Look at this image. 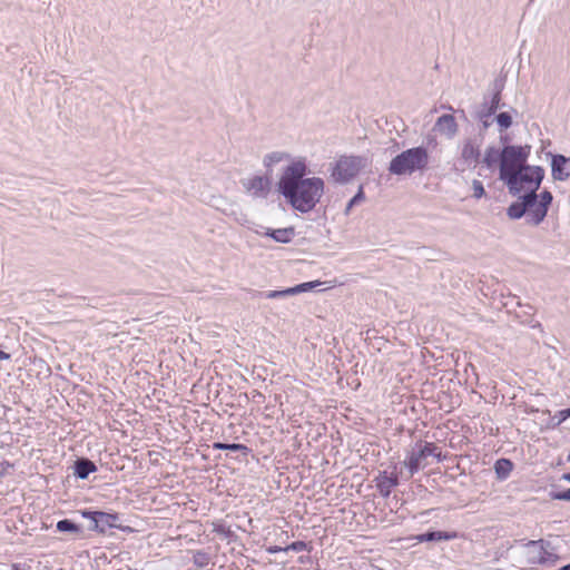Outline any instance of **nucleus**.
<instances>
[{"instance_id":"1","label":"nucleus","mask_w":570,"mask_h":570,"mask_svg":"<svg viewBox=\"0 0 570 570\" xmlns=\"http://www.w3.org/2000/svg\"><path fill=\"white\" fill-rule=\"evenodd\" d=\"M309 169L304 157L287 165L276 184L277 191L295 210L312 212L324 194V180L320 177H306Z\"/></svg>"},{"instance_id":"2","label":"nucleus","mask_w":570,"mask_h":570,"mask_svg":"<svg viewBox=\"0 0 570 570\" xmlns=\"http://www.w3.org/2000/svg\"><path fill=\"white\" fill-rule=\"evenodd\" d=\"M544 178V169L541 166L525 165L501 180L507 185L512 196L521 195V193L537 194Z\"/></svg>"},{"instance_id":"3","label":"nucleus","mask_w":570,"mask_h":570,"mask_svg":"<svg viewBox=\"0 0 570 570\" xmlns=\"http://www.w3.org/2000/svg\"><path fill=\"white\" fill-rule=\"evenodd\" d=\"M429 165V154L425 147L419 146L406 149L396 155L389 165L391 175H412L415 171H423Z\"/></svg>"},{"instance_id":"4","label":"nucleus","mask_w":570,"mask_h":570,"mask_svg":"<svg viewBox=\"0 0 570 570\" xmlns=\"http://www.w3.org/2000/svg\"><path fill=\"white\" fill-rule=\"evenodd\" d=\"M429 456H434L439 462L444 459L441 450L434 443L416 442L404 461V465L409 469L410 476H413L421 468L425 466V460Z\"/></svg>"},{"instance_id":"5","label":"nucleus","mask_w":570,"mask_h":570,"mask_svg":"<svg viewBox=\"0 0 570 570\" xmlns=\"http://www.w3.org/2000/svg\"><path fill=\"white\" fill-rule=\"evenodd\" d=\"M530 154V146H504L501 150V163L499 164V178L502 179L523 166Z\"/></svg>"},{"instance_id":"6","label":"nucleus","mask_w":570,"mask_h":570,"mask_svg":"<svg viewBox=\"0 0 570 570\" xmlns=\"http://www.w3.org/2000/svg\"><path fill=\"white\" fill-rule=\"evenodd\" d=\"M81 515L92 521L94 525L90 529L98 533L105 534L109 529H119L127 533L134 532L131 527L121 524V515L117 512L82 510Z\"/></svg>"},{"instance_id":"7","label":"nucleus","mask_w":570,"mask_h":570,"mask_svg":"<svg viewBox=\"0 0 570 570\" xmlns=\"http://www.w3.org/2000/svg\"><path fill=\"white\" fill-rule=\"evenodd\" d=\"M551 543L543 539L531 540L525 543L527 561L532 567L542 564L546 567L554 566L559 560L558 554L549 551Z\"/></svg>"},{"instance_id":"8","label":"nucleus","mask_w":570,"mask_h":570,"mask_svg":"<svg viewBox=\"0 0 570 570\" xmlns=\"http://www.w3.org/2000/svg\"><path fill=\"white\" fill-rule=\"evenodd\" d=\"M366 166V158L362 156H342L333 170V177L338 183L353 179Z\"/></svg>"},{"instance_id":"9","label":"nucleus","mask_w":570,"mask_h":570,"mask_svg":"<svg viewBox=\"0 0 570 570\" xmlns=\"http://www.w3.org/2000/svg\"><path fill=\"white\" fill-rule=\"evenodd\" d=\"M242 186L253 198L265 199L272 190V178L268 173L265 176H253L242 179Z\"/></svg>"},{"instance_id":"10","label":"nucleus","mask_w":570,"mask_h":570,"mask_svg":"<svg viewBox=\"0 0 570 570\" xmlns=\"http://www.w3.org/2000/svg\"><path fill=\"white\" fill-rule=\"evenodd\" d=\"M519 199L513 202L507 208V215L511 219H520L524 215L528 216L531 209L538 203V194L534 193H524L523 195H518Z\"/></svg>"},{"instance_id":"11","label":"nucleus","mask_w":570,"mask_h":570,"mask_svg":"<svg viewBox=\"0 0 570 570\" xmlns=\"http://www.w3.org/2000/svg\"><path fill=\"white\" fill-rule=\"evenodd\" d=\"M553 200V196L551 191L544 189L538 195V203L533 207V209L530 210V213L527 216V223L532 226L540 225L544 218L547 217L549 207L551 206Z\"/></svg>"},{"instance_id":"12","label":"nucleus","mask_w":570,"mask_h":570,"mask_svg":"<svg viewBox=\"0 0 570 570\" xmlns=\"http://www.w3.org/2000/svg\"><path fill=\"white\" fill-rule=\"evenodd\" d=\"M551 156V177L557 181H566L570 177V157L562 154H549Z\"/></svg>"},{"instance_id":"13","label":"nucleus","mask_w":570,"mask_h":570,"mask_svg":"<svg viewBox=\"0 0 570 570\" xmlns=\"http://www.w3.org/2000/svg\"><path fill=\"white\" fill-rule=\"evenodd\" d=\"M376 488L383 498H389L392 489L399 484V476L395 473L382 471L375 479Z\"/></svg>"},{"instance_id":"14","label":"nucleus","mask_w":570,"mask_h":570,"mask_svg":"<svg viewBox=\"0 0 570 570\" xmlns=\"http://www.w3.org/2000/svg\"><path fill=\"white\" fill-rule=\"evenodd\" d=\"M434 130L445 135L448 138H453L458 132V124L454 116L445 114L439 117L434 125Z\"/></svg>"},{"instance_id":"15","label":"nucleus","mask_w":570,"mask_h":570,"mask_svg":"<svg viewBox=\"0 0 570 570\" xmlns=\"http://www.w3.org/2000/svg\"><path fill=\"white\" fill-rule=\"evenodd\" d=\"M480 156V145L475 144L472 139H466L461 150V159L464 164L475 167L479 164Z\"/></svg>"},{"instance_id":"16","label":"nucleus","mask_w":570,"mask_h":570,"mask_svg":"<svg viewBox=\"0 0 570 570\" xmlns=\"http://www.w3.org/2000/svg\"><path fill=\"white\" fill-rule=\"evenodd\" d=\"M97 471V465L87 458H78L73 463V474L80 480H86L90 473Z\"/></svg>"},{"instance_id":"17","label":"nucleus","mask_w":570,"mask_h":570,"mask_svg":"<svg viewBox=\"0 0 570 570\" xmlns=\"http://www.w3.org/2000/svg\"><path fill=\"white\" fill-rule=\"evenodd\" d=\"M454 538H456L455 532H446V531H440V530L426 531L416 537L419 542H435V541H442V540L448 541V540H452Z\"/></svg>"},{"instance_id":"18","label":"nucleus","mask_w":570,"mask_h":570,"mask_svg":"<svg viewBox=\"0 0 570 570\" xmlns=\"http://www.w3.org/2000/svg\"><path fill=\"white\" fill-rule=\"evenodd\" d=\"M264 235L273 238L277 243L287 244L295 236V229H294V227L278 228V229L268 228Z\"/></svg>"},{"instance_id":"19","label":"nucleus","mask_w":570,"mask_h":570,"mask_svg":"<svg viewBox=\"0 0 570 570\" xmlns=\"http://www.w3.org/2000/svg\"><path fill=\"white\" fill-rule=\"evenodd\" d=\"M56 527L59 532H68L77 537L82 534L81 525L70 519L59 520Z\"/></svg>"},{"instance_id":"20","label":"nucleus","mask_w":570,"mask_h":570,"mask_svg":"<svg viewBox=\"0 0 570 570\" xmlns=\"http://www.w3.org/2000/svg\"><path fill=\"white\" fill-rule=\"evenodd\" d=\"M513 469V463L509 459H499L494 463V470L498 479L504 480L507 479Z\"/></svg>"},{"instance_id":"21","label":"nucleus","mask_w":570,"mask_h":570,"mask_svg":"<svg viewBox=\"0 0 570 570\" xmlns=\"http://www.w3.org/2000/svg\"><path fill=\"white\" fill-rule=\"evenodd\" d=\"M289 158H291V155L287 153L273 151V153L265 155L263 163H264V166L267 169H269L273 165L278 164L285 159H289ZM267 173L269 174L271 170H267Z\"/></svg>"},{"instance_id":"22","label":"nucleus","mask_w":570,"mask_h":570,"mask_svg":"<svg viewBox=\"0 0 570 570\" xmlns=\"http://www.w3.org/2000/svg\"><path fill=\"white\" fill-rule=\"evenodd\" d=\"M498 161L501 163V151L493 146L488 147L483 157V164H485L488 168H491Z\"/></svg>"},{"instance_id":"23","label":"nucleus","mask_w":570,"mask_h":570,"mask_svg":"<svg viewBox=\"0 0 570 570\" xmlns=\"http://www.w3.org/2000/svg\"><path fill=\"white\" fill-rule=\"evenodd\" d=\"M214 450H228L233 452H243L244 454H247L249 452V449L242 443H223V442H215L213 443Z\"/></svg>"},{"instance_id":"24","label":"nucleus","mask_w":570,"mask_h":570,"mask_svg":"<svg viewBox=\"0 0 570 570\" xmlns=\"http://www.w3.org/2000/svg\"><path fill=\"white\" fill-rule=\"evenodd\" d=\"M570 417V407L559 411L554 416H551L547 423L548 429H556L561 423Z\"/></svg>"},{"instance_id":"25","label":"nucleus","mask_w":570,"mask_h":570,"mask_svg":"<svg viewBox=\"0 0 570 570\" xmlns=\"http://www.w3.org/2000/svg\"><path fill=\"white\" fill-rule=\"evenodd\" d=\"M495 115V112L490 111V109L487 107V96L484 97V101L481 106V109L478 111L476 117L482 122L483 128H488L491 125V121L489 120L491 116Z\"/></svg>"},{"instance_id":"26","label":"nucleus","mask_w":570,"mask_h":570,"mask_svg":"<svg viewBox=\"0 0 570 570\" xmlns=\"http://www.w3.org/2000/svg\"><path fill=\"white\" fill-rule=\"evenodd\" d=\"M210 557L204 550H197L193 553V563L198 568H205L209 564Z\"/></svg>"},{"instance_id":"27","label":"nucleus","mask_w":570,"mask_h":570,"mask_svg":"<svg viewBox=\"0 0 570 570\" xmlns=\"http://www.w3.org/2000/svg\"><path fill=\"white\" fill-rule=\"evenodd\" d=\"M495 121L500 128V131H503L512 126V116L508 111H501L495 115Z\"/></svg>"},{"instance_id":"28","label":"nucleus","mask_w":570,"mask_h":570,"mask_svg":"<svg viewBox=\"0 0 570 570\" xmlns=\"http://www.w3.org/2000/svg\"><path fill=\"white\" fill-rule=\"evenodd\" d=\"M213 532L218 535H222L224 539H233L235 537V532L230 529V527L225 523H214Z\"/></svg>"},{"instance_id":"29","label":"nucleus","mask_w":570,"mask_h":570,"mask_svg":"<svg viewBox=\"0 0 570 570\" xmlns=\"http://www.w3.org/2000/svg\"><path fill=\"white\" fill-rule=\"evenodd\" d=\"M259 296L268 298V299H276V298H285L288 296H292L291 287L282 291H268V292H261Z\"/></svg>"},{"instance_id":"30","label":"nucleus","mask_w":570,"mask_h":570,"mask_svg":"<svg viewBox=\"0 0 570 570\" xmlns=\"http://www.w3.org/2000/svg\"><path fill=\"white\" fill-rule=\"evenodd\" d=\"M321 284L322 283L320 281L301 283L294 287H291L292 295L308 292V291L320 286Z\"/></svg>"},{"instance_id":"31","label":"nucleus","mask_w":570,"mask_h":570,"mask_svg":"<svg viewBox=\"0 0 570 570\" xmlns=\"http://www.w3.org/2000/svg\"><path fill=\"white\" fill-rule=\"evenodd\" d=\"M365 199L363 186L361 185L358 187L357 193L350 199V202L346 205V208L344 210L345 215H348L353 206L362 203Z\"/></svg>"},{"instance_id":"32","label":"nucleus","mask_w":570,"mask_h":570,"mask_svg":"<svg viewBox=\"0 0 570 570\" xmlns=\"http://www.w3.org/2000/svg\"><path fill=\"white\" fill-rule=\"evenodd\" d=\"M501 100H502V95L491 94L490 100L489 101L487 100V107L490 109V111L497 112V110L499 108L505 106V104L501 102Z\"/></svg>"},{"instance_id":"33","label":"nucleus","mask_w":570,"mask_h":570,"mask_svg":"<svg viewBox=\"0 0 570 570\" xmlns=\"http://www.w3.org/2000/svg\"><path fill=\"white\" fill-rule=\"evenodd\" d=\"M504 86H505V76H500V77L495 78L493 80V82L491 83V89H490L491 94L502 95Z\"/></svg>"},{"instance_id":"34","label":"nucleus","mask_w":570,"mask_h":570,"mask_svg":"<svg viewBox=\"0 0 570 570\" xmlns=\"http://www.w3.org/2000/svg\"><path fill=\"white\" fill-rule=\"evenodd\" d=\"M304 550H308V546L304 541H294L284 548V552H287V551L301 552Z\"/></svg>"},{"instance_id":"35","label":"nucleus","mask_w":570,"mask_h":570,"mask_svg":"<svg viewBox=\"0 0 570 570\" xmlns=\"http://www.w3.org/2000/svg\"><path fill=\"white\" fill-rule=\"evenodd\" d=\"M472 190H473V197L476 199H480L482 196L485 195L483 184L478 179L472 180Z\"/></svg>"},{"instance_id":"36","label":"nucleus","mask_w":570,"mask_h":570,"mask_svg":"<svg viewBox=\"0 0 570 570\" xmlns=\"http://www.w3.org/2000/svg\"><path fill=\"white\" fill-rule=\"evenodd\" d=\"M551 499L559 501H570V488L564 491L551 492Z\"/></svg>"},{"instance_id":"37","label":"nucleus","mask_w":570,"mask_h":570,"mask_svg":"<svg viewBox=\"0 0 570 570\" xmlns=\"http://www.w3.org/2000/svg\"><path fill=\"white\" fill-rule=\"evenodd\" d=\"M230 215H233V216H234V219H235L238 224H240V225H245V224L247 223V217H246V215H245V214H243V213L237 214V213L233 212Z\"/></svg>"},{"instance_id":"38","label":"nucleus","mask_w":570,"mask_h":570,"mask_svg":"<svg viewBox=\"0 0 570 570\" xmlns=\"http://www.w3.org/2000/svg\"><path fill=\"white\" fill-rule=\"evenodd\" d=\"M266 551L271 554H275V553H278V552H282L284 551V548L279 547V546H269Z\"/></svg>"},{"instance_id":"39","label":"nucleus","mask_w":570,"mask_h":570,"mask_svg":"<svg viewBox=\"0 0 570 570\" xmlns=\"http://www.w3.org/2000/svg\"><path fill=\"white\" fill-rule=\"evenodd\" d=\"M11 356L9 353L0 350V361L9 360Z\"/></svg>"},{"instance_id":"40","label":"nucleus","mask_w":570,"mask_h":570,"mask_svg":"<svg viewBox=\"0 0 570 570\" xmlns=\"http://www.w3.org/2000/svg\"><path fill=\"white\" fill-rule=\"evenodd\" d=\"M561 479H562V480H564V481L570 482V472L564 473V474L561 476Z\"/></svg>"},{"instance_id":"41","label":"nucleus","mask_w":570,"mask_h":570,"mask_svg":"<svg viewBox=\"0 0 570 570\" xmlns=\"http://www.w3.org/2000/svg\"><path fill=\"white\" fill-rule=\"evenodd\" d=\"M11 570H23L19 564H12Z\"/></svg>"},{"instance_id":"42","label":"nucleus","mask_w":570,"mask_h":570,"mask_svg":"<svg viewBox=\"0 0 570 570\" xmlns=\"http://www.w3.org/2000/svg\"><path fill=\"white\" fill-rule=\"evenodd\" d=\"M558 570H570V563L566 564V566H562L561 568H559Z\"/></svg>"},{"instance_id":"43","label":"nucleus","mask_w":570,"mask_h":570,"mask_svg":"<svg viewBox=\"0 0 570 570\" xmlns=\"http://www.w3.org/2000/svg\"><path fill=\"white\" fill-rule=\"evenodd\" d=\"M533 328H539V330H542V326L540 323H537L535 325H533Z\"/></svg>"},{"instance_id":"44","label":"nucleus","mask_w":570,"mask_h":570,"mask_svg":"<svg viewBox=\"0 0 570 570\" xmlns=\"http://www.w3.org/2000/svg\"><path fill=\"white\" fill-rule=\"evenodd\" d=\"M567 460H568V462H570V451H569V454L567 456Z\"/></svg>"}]
</instances>
